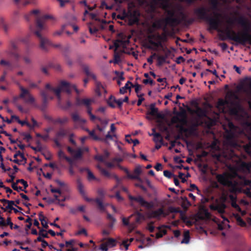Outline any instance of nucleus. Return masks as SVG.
I'll use <instances>...</instances> for the list:
<instances>
[{
	"mask_svg": "<svg viewBox=\"0 0 251 251\" xmlns=\"http://www.w3.org/2000/svg\"><path fill=\"white\" fill-rule=\"evenodd\" d=\"M208 10L204 6L196 8L194 10V14L197 18L207 22L210 29L216 30L225 33L226 38L233 41L238 44L245 45L248 43L251 45V33L250 31H244L242 33L236 32L235 31L227 28L224 31L220 30L219 26L221 21L219 19L221 14L217 12H214L215 17H211L208 14Z\"/></svg>",
	"mask_w": 251,
	"mask_h": 251,
	"instance_id": "obj_1",
	"label": "nucleus"
},
{
	"mask_svg": "<svg viewBox=\"0 0 251 251\" xmlns=\"http://www.w3.org/2000/svg\"><path fill=\"white\" fill-rule=\"evenodd\" d=\"M151 7L152 10H155L156 7H159L165 11L167 17L162 20H159L156 23L153 24V26L157 28L162 27V23L165 24L164 27L167 25L173 26L180 23V19L176 15V5L174 6L170 3V0H151Z\"/></svg>",
	"mask_w": 251,
	"mask_h": 251,
	"instance_id": "obj_2",
	"label": "nucleus"
},
{
	"mask_svg": "<svg viewBox=\"0 0 251 251\" xmlns=\"http://www.w3.org/2000/svg\"><path fill=\"white\" fill-rule=\"evenodd\" d=\"M235 176L237 177L236 180H230L225 174L218 175L216 178L221 184L230 188L233 192L240 191L241 187L251 185V181L247 179L245 176L237 174H235Z\"/></svg>",
	"mask_w": 251,
	"mask_h": 251,
	"instance_id": "obj_3",
	"label": "nucleus"
},
{
	"mask_svg": "<svg viewBox=\"0 0 251 251\" xmlns=\"http://www.w3.org/2000/svg\"><path fill=\"white\" fill-rule=\"evenodd\" d=\"M52 19H53V17L49 15L37 17L35 22L36 30L32 31L31 29V31L39 39L40 48L44 50H47V47L50 45V42L47 38L42 35L41 32L47 29L46 20Z\"/></svg>",
	"mask_w": 251,
	"mask_h": 251,
	"instance_id": "obj_4",
	"label": "nucleus"
},
{
	"mask_svg": "<svg viewBox=\"0 0 251 251\" xmlns=\"http://www.w3.org/2000/svg\"><path fill=\"white\" fill-rule=\"evenodd\" d=\"M128 198L130 201H134L137 202L141 206L145 207L147 209H151L154 207V203L152 201H147L141 196H128Z\"/></svg>",
	"mask_w": 251,
	"mask_h": 251,
	"instance_id": "obj_5",
	"label": "nucleus"
},
{
	"mask_svg": "<svg viewBox=\"0 0 251 251\" xmlns=\"http://www.w3.org/2000/svg\"><path fill=\"white\" fill-rule=\"evenodd\" d=\"M117 37L118 39L114 42V46L116 49H118L121 46L125 48L129 43L130 37L126 39L127 36L124 33L120 32L118 33Z\"/></svg>",
	"mask_w": 251,
	"mask_h": 251,
	"instance_id": "obj_6",
	"label": "nucleus"
},
{
	"mask_svg": "<svg viewBox=\"0 0 251 251\" xmlns=\"http://www.w3.org/2000/svg\"><path fill=\"white\" fill-rule=\"evenodd\" d=\"M21 93L19 95V98L24 100L26 103L29 104H34L35 99L34 97L29 93V91L24 88L23 86L20 87Z\"/></svg>",
	"mask_w": 251,
	"mask_h": 251,
	"instance_id": "obj_7",
	"label": "nucleus"
},
{
	"mask_svg": "<svg viewBox=\"0 0 251 251\" xmlns=\"http://www.w3.org/2000/svg\"><path fill=\"white\" fill-rule=\"evenodd\" d=\"M27 182L23 179H17L15 182H13L11 187L15 191L17 192L24 191L27 193V191L25 189L28 187Z\"/></svg>",
	"mask_w": 251,
	"mask_h": 251,
	"instance_id": "obj_8",
	"label": "nucleus"
},
{
	"mask_svg": "<svg viewBox=\"0 0 251 251\" xmlns=\"http://www.w3.org/2000/svg\"><path fill=\"white\" fill-rule=\"evenodd\" d=\"M57 89H60V94L61 91H64L68 94L71 93L72 89H74L78 94L79 93L78 90L75 85H71L69 82L65 81H61L59 86Z\"/></svg>",
	"mask_w": 251,
	"mask_h": 251,
	"instance_id": "obj_9",
	"label": "nucleus"
},
{
	"mask_svg": "<svg viewBox=\"0 0 251 251\" xmlns=\"http://www.w3.org/2000/svg\"><path fill=\"white\" fill-rule=\"evenodd\" d=\"M226 208V204L224 202H221L216 204H211L210 205V208L213 211H217L221 215L224 221L228 222L227 219L224 216L225 212V209Z\"/></svg>",
	"mask_w": 251,
	"mask_h": 251,
	"instance_id": "obj_10",
	"label": "nucleus"
},
{
	"mask_svg": "<svg viewBox=\"0 0 251 251\" xmlns=\"http://www.w3.org/2000/svg\"><path fill=\"white\" fill-rule=\"evenodd\" d=\"M94 102V100L93 99H88V98H84L80 99L79 98H77L76 99V103L75 104L77 106H81L84 105L87 108V111L89 110V109H92L91 105V104Z\"/></svg>",
	"mask_w": 251,
	"mask_h": 251,
	"instance_id": "obj_11",
	"label": "nucleus"
},
{
	"mask_svg": "<svg viewBox=\"0 0 251 251\" xmlns=\"http://www.w3.org/2000/svg\"><path fill=\"white\" fill-rule=\"evenodd\" d=\"M98 169L100 171L101 174L104 176L105 177L108 178H113L115 179L117 182V185L116 187L119 185L121 183V179L120 178L116 175L114 174H111L109 172H108L106 169L98 166Z\"/></svg>",
	"mask_w": 251,
	"mask_h": 251,
	"instance_id": "obj_12",
	"label": "nucleus"
},
{
	"mask_svg": "<svg viewBox=\"0 0 251 251\" xmlns=\"http://www.w3.org/2000/svg\"><path fill=\"white\" fill-rule=\"evenodd\" d=\"M228 127L229 129L226 130V139L227 140H231L235 137V132L236 130L237 127L232 122L228 123Z\"/></svg>",
	"mask_w": 251,
	"mask_h": 251,
	"instance_id": "obj_13",
	"label": "nucleus"
},
{
	"mask_svg": "<svg viewBox=\"0 0 251 251\" xmlns=\"http://www.w3.org/2000/svg\"><path fill=\"white\" fill-rule=\"evenodd\" d=\"M40 94L42 98V103L41 106V109L44 111L47 106L48 100L49 99H52V97L49 96L48 93L44 90H42L40 92Z\"/></svg>",
	"mask_w": 251,
	"mask_h": 251,
	"instance_id": "obj_14",
	"label": "nucleus"
},
{
	"mask_svg": "<svg viewBox=\"0 0 251 251\" xmlns=\"http://www.w3.org/2000/svg\"><path fill=\"white\" fill-rule=\"evenodd\" d=\"M77 187L78 192L85 199V200L88 202H91L93 200V199L88 198L86 195L85 190L84 189V186L81 182L80 179H77L76 180Z\"/></svg>",
	"mask_w": 251,
	"mask_h": 251,
	"instance_id": "obj_15",
	"label": "nucleus"
},
{
	"mask_svg": "<svg viewBox=\"0 0 251 251\" xmlns=\"http://www.w3.org/2000/svg\"><path fill=\"white\" fill-rule=\"evenodd\" d=\"M81 68L83 72L87 77H91L95 81L97 80V76L92 71L89 65L85 64H82Z\"/></svg>",
	"mask_w": 251,
	"mask_h": 251,
	"instance_id": "obj_16",
	"label": "nucleus"
},
{
	"mask_svg": "<svg viewBox=\"0 0 251 251\" xmlns=\"http://www.w3.org/2000/svg\"><path fill=\"white\" fill-rule=\"evenodd\" d=\"M168 214L165 212L163 208H159L155 210L151 211L150 213V217L152 218L159 219L161 216L165 217Z\"/></svg>",
	"mask_w": 251,
	"mask_h": 251,
	"instance_id": "obj_17",
	"label": "nucleus"
},
{
	"mask_svg": "<svg viewBox=\"0 0 251 251\" xmlns=\"http://www.w3.org/2000/svg\"><path fill=\"white\" fill-rule=\"evenodd\" d=\"M150 111H148L147 113V119L148 120H151V118L149 116V115L152 116H157L158 118L161 117V115L158 113V109L157 108L155 107V103H151L150 106Z\"/></svg>",
	"mask_w": 251,
	"mask_h": 251,
	"instance_id": "obj_18",
	"label": "nucleus"
},
{
	"mask_svg": "<svg viewBox=\"0 0 251 251\" xmlns=\"http://www.w3.org/2000/svg\"><path fill=\"white\" fill-rule=\"evenodd\" d=\"M141 168L140 166L136 167L134 170V175H131L129 173L128 175V178L131 179H136L139 181L142 182V180L140 177V175L141 174Z\"/></svg>",
	"mask_w": 251,
	"mask_h": 251,
	"instance_id": "obj_19",
	"label": "nucleus"
},
{
	"mask_svg": "<svg viewBox=\"0 0 251 251\" xmlns=\"http://www.w3.org/2000/svg\"><path fill=\"white\" fill-rule=\"evenodd\" d=\"M114 103H117L118 107L119 108L122 107L123 103L122 99L117 100L115 97L111 96L107 101V103L111 107L115 108V105L114 104Z\"/></svg>",
	"mask_w": 251,
	"mask_h": 251,
	"instance_id": "obj_20",
	"label": "nucleus"
},
{
	"mask_svg": "<svg viewBox=\"0 0 251 251\" xmlns=\"http://www.w3.org/2000/svg\"><path fill=\"white\" fill-rule=\"evenodd\" d=\"M12 225L13 224L11 222V219L10 217H8L6 219V222L5 221L3 217L0 218V226H9L10 228H12Z\"/></svg>",
	"mask_w": 251,
	"mask_h": 251,
	"instance_id": "obj_21",
	"label": "nucleus"
},
{
	"mask_svg": "<svg viewBox=\"0 0 251 251\" xmlns=\"http://www.w3.org/2000/svg\"><path fill=\"white\" fill-rule=\"evenodd\" d=\"M176 10L178 11L179 14L181 17L179 18L180 19V23L181 22H184L186 20L187 16L182 11V6L180 5H176Z\"/></svg>",
	"mask_w": 251,
	"mask_h": 251,
	"instance_id": "obj_22",
	"label": "nucleus"
},
{
	"mask_svg": "<svg viewBox=\"0 0 251 251\" xmlns=\"http://www.w3.org/2000/svg\"><path fill=\"white\" fill-rule=\"evenodd\" d=\"M129 85H130L131 87H133V85L132 84V83L130 81H128L126 83L125 86L120 89V93L121 94H124L126 92L127 90L130 91L131 87L130 86H129Z\"/></svg>",
	"mask_w": 251,
	"mask_h": 251,
	"instance_id": "obj_23",
	"label": "nucleus"
},
{
	"mask_svg": "<svg viewBox=\"0 0 251 251\" xmlns=\"http://www.w3.org/2000/svg\"><path fill=\"white\" fill-rule=\"evenodd\" d=\"M95 201L96 202L99 209L101 211H105V208L104 205L103 204L102 200L100 198H96L95 199H93L92 201Z\"/></svg>",
	"mask_w": 251,
	"mask_h": 251,
	"instance_id": "obj_24",
	"label": "nucleus"
},
{
	"mask_svg": "<svg viewBox=\"0 0 251 251\" xmlns=\"http://www.w3.org/2000/svg\"><path fill=\"white\" fill-rule=\"evenodd\" d=\"M68 131L66 129L63 128H60L57 132L55 137L58 139H61L67 135Z\"/></svg>",
	"mask_w": 251,
	"mask_h": 251,
	"instance_id": "obj_25",
	"label": "nucleus"
},
{
	"mask_svg": "<svg viewBox=\"0 0 251 251\" xmlns=\"http://www.w3.org/2000/svg\"><path fill=\"white\" fill-rule=\"evenodd\" d=\"M46 88L54 92V93L55 94L57 97L59 99H60L61 96H60V89H57V88H54L51 87L50 84H47L46 85Z\"/></svg>",
	"mask_w": 251,
	"mask_h": 251,
	"instance_id": "obj_26",
	"label": "nucleus"
},
{
	"mask_svg": "<svg viewBox=\"0 0 251 251\" xmlns=\"http://www.w3.org/2000/svg\"><path fill=\"white\" fill-rule=\"evenodd\" d=\"M151 135L153 136V141L155 143H160L162 144L163 141V137L160 133H152Z\"/></svg>",
	"mask_w": 251,
	"mask_h": 251,
	"instance_id": "obj_27",
	"label": "nucleus"
},
{
	"mask_svg": "<svg viewBox=\"0 0 251 251\" xmlns=\"http://www.w3.org/2000/svg\"><path fill=\"white\" fill-rule=\"evenodd\" d=\"M40 11L38 9H34L31 11H30L28 13L25 14V19L29 22L30 20V17L32 15H37L39 13Z\"/></svg>",
	"mask_w": 251,
	"mask_h": 251,
	"instance_id": "obj_28",
	"label": "nucleus"
},
{
	"mask_svg": "<svg viewBox=\"0 0 251 251\" xmlns=\"http://www.w3.org/2000/svg\"><path fill=\"white\" fill-rule=\"evenodd\" d=\"M72 118L74 122H80L82 123H85L86 120L85 119H81L78 114L76 113H73L71 114Z\"/></svg>",
	"mask_w": 251,
	"mask_h": 251,
	"instance_id": "obj_29",
	"label": "nucleus"
},
{
	"mask_svg": "<svg viewBox=\"0 0 251 251\" xmlns=\"http://www.w3.org/2000/svg\"><path fill=\"white\" fill-rule=\"evenodd\" d=\"M248 19L246 18L243 15H240L237 18H235V20L238 24L240 25L241 26L244 25V23L247 21Z\"/></svg>",
	"mask_w": 251,
	"mask_h": 251,
	"instance_id": "obj_30",
	"label": "nucleus"
},
{
	"mask_svg": "<svg viewBox=\"0 0 251 251\" xmlns=\"http://www.w3.org/2000/svg\"><path fill=\"white\" fill-rule=\"evenodd\" d=\"M190 240V233L189 230H186L183 234V239L181 241V244H188Z\"/></svg>",
	"mask_w": 251,
	"mask_h": 251,
	"instance_id": "obj_31",
	"label": "nucleus"
},
{
	"mask_svg": "<svg viewBox=\"0 0 251 251\" xmlns=\"http://www.w3.org/2000/svg\"><path fill=\"white\" fill-rule=\"evenodd\" d=\"M104 243L106 244L107 246L109 248L115 247L116 245V240L111 238H108Z\"/></svg>",
	"mask_w": 251,
	"mask_h": 251,
	"instance_id": "obj_32",
	"label": "nucleus"
},
{
	"mask_svg": "<svg viewBox=\"0 0 251 251\" xmlns=\"http://www.w3.org/2000/svg\"><path fill=\"white\" fill-rule=\"evenodd\" d=\"M167 55H159L157 56V65L161 66L166 62V60L167 58Z\"/></svg>",
	"mask_w": 251,
	"mask_h": 251,
	"instance_id": "obj_33",
	"label": "nucleus"
},
{
	"mask_svg": "<svg viewBox=\"0 0 251 251\" xmlns=\"http://www.w3.org/2000/svg\"><path fill=\"white\" fill-rule=\"evenodd\" d=\"M85 170L87 173V179L89 181L98 180L93 173L89 169H86Z\"/></svg>",
	"mask_w": 251,
	"mask_h": 251,
	"instance_id": "obj_34",
	"label": "nucleus"
},
{
	"mask_svg": "<svg viewBox=\"0 0 251 251\" xmlns=\"http://www.w3.org/2000/svg\"><path fill=\"white\" fill-rule=\"evenodd\" d=\"M242 27H243L244 31H251V22L248 19Z\"/></svg>",
	"mask_w": 251,
	"mask_h": 251,
	"instance_id": "obj_35",
	"label": "nucleus"
},
{
	"mask_svg": "<svg viewBox=\"0 0 251 251\" xmlns=\"http://www.w3.org/2000/svg\"><path fill=\"white\" fill-rule=\"evenodd\" d=\"M158 229L159 231L156 233V238H160L167 233V230L165 229H162L161 227H158Z\"/></svg>",
	"mask_w": 251,
	"mask_h": 251,
	"instance_id": "obj_36",
	"label": "nucleus"
},
{
	"mask_svg": "<svg viewBox=\"0 0 251 251\" xmlns=\"http://www.w3.org/2000/svg\"><path fill=\"white\" fill-rule=\"evenodd\" d=\"M89 135L95 141H100V140H103L101 137L95 134V130L89 131Z\"/></svg>",
	"mask_w": 251,
	"mask_h": 251,
	"instance_id": "obj_37",
	"label": "nucleus"
},
{
	"mask_svg": "<svg viewBox=\"0 0 251 251\" xmlns=\"http://www.w3.org/2000/svg\"><path fill=\"white\" fill-rule=\"evenodd\" d=\"M82 151L81 149L79 148L76 151L75 150V153L73 154L74 155V158L75 159H77L80 158L82 156Z\"/></svg>",
	"mask_w": 251,
	"mask_h": 251,
	"instance_id": "obj_38",
	"label": "nucleus"
},
{
	"mask_svg": "<svg viewBox=\"0 0 251 251\" xmlns=\"http://www.w3.org/2000/svg\"><path fill=\"white\" fill-rule=\"evenodd\" d=\"M69 121V118L68 117H64L63 118H57L54 120L53 122L54 124L59 123L60 124H63L67 123Z\"/></svg>",
	"mask_w": 251,
	"mask_h": 251,
	"instance_id": "obj_39",
	"label": "nucleus"
},
{
	"mask_svg": "<svg viewBox=\"0 0 251 251\" xmlns=\"http://www.w3.org/2000/svg\"><path fill=\"white\" fill-rule=\"evenodd\" d=\"M0 24L5 33H7L9 30V26L4 23V20L2 17H0Z\"/></svg>",
	"mask_w": 251,
	"mask_h": 251,
	"instance_id": "obj_40",
	"label": "nucleus"
},
{
	"mask_svg": "<svg viewBox=\"0 0 251 251\" xmlns=\"http://www.w3.org/2000/svg\"><path fill=\"white\" fill-rule=\"evenodd\" d=\"M116 135L115 134H111L110 131H108L107 134L105 135V137H101L103 140H100V141L106 142L107 140H113V137Z\"/></svg>",
	"mask_w": 251,
	"mask_h": 251,
	"instance_id": "obj_41",
	"label": "nucleus"
},
{
	"mask_svg": "<svg viewBox=\"0 0 251 251\" xmlns=\"http://www.w3.org/2000/svg\"><path fill=\"white\" fill-rule=\"evenodd\" d=\"M182 205L184 207H187L191 205L190 202L186 197H182Z\"/></svg>",
	"mask_w": 251,
	"mask_h": 251,
	"instance_id": "obj_42",
	"label": "nucleus"
},
{
	"mask_svg": "<svg viewBox=\"0 0 251 251\" xmlns=\"http://www.w3.org/2000/svg\"><path fill=\"white\" fill-rule=\"evenodd\" d=\"M16 3L21 2L23 5L25 6L29 3H32L33 2L32 0H14Z\"/></svg>",
	"mask_w": 251,
	"mask_h": 251,
	"instance_id": "obj_43",
	"label": "nucleus"
},
{
	"mask_svg": "<svg viewBox=\"0 0 251 251\" xmlns=\"http://www.w3.org/2000/svg\"><path fill=\"white\" fill-rule=\"evenodd\" d=\"M134 240L133 238H131L129 240H124L122 242V245L125 247L126 250L128 249V247L130 245V243Z\"/></svg>",
	"mask_w": 251,
	"mask_h": 251,
	"instance_id": "obj_44",
	"label": "nucleus"
},
{
	"mask_svg": "<svg viewBox=\"0 0 251 251\" xmlns=\"http://www.w3.org/2000/svg\"><path fill=\"white\" fill-rule=\"evenodd\" d=\"M178 122L181 123L183 124H185L186 123V120L185 119H179V118L177 117H174L173 118L172 122L173 123H176Z\"/></svg>",
	"mask_w": 251,
	"mask_h": 251,
	"instance_id": "obj_45",
	"label": "nucleus"
},
{
	"mask_svg": "<svg viewBox=\"0 0 251 251\" xmlns=\"http://www.w3.org/2000/svg\"><path fill=\"white\" fill-rule=\"evenodd\" d=\"M212 6V9L217 10L218 6V0H209Z\"/></svg>",
	"mask_w": 251,
	"mask_h": 251,
	"instance_id": "obj_46",
	"label": "nucleus"
},
{
	"mask_svg": "<svg viewBox=\"0 0 251 251\" xmlns=\"http://www.w3.org/2000/svg\"><path fill=\"white\" fill-rule=\"evenodd\" d=\"M153 225H154L153 222H151L149 223H148L147 225V228L149 230V231L151 233L153 232V231L154 230L155 227Z\"/></svg>",
	"mask_w": 251,
	"mask_h": 251,
	"instance_id": "obj_47",
	"label": "nucleus"
},
{
	"mask_svg": "<svg viewBox=\"0 0 251 251\" xmlns=\"http://www.w3.org/2000/svg\"><path fill=\"white\" fill-rule=\"evenodd\" d=\"M30 37V34L27 35L25 37L22 38L20 41L24 43L25 44L27 45L29 43V38Z\"/></svg>",
	"mask_w": 251,
	"mask_h": 251,
	"instance_id": "obj_48",
	"label": "nucleus"
},
{
	"mask_svg": "<svg viewBox=\"0 0 251 251\" xmlns=\"http://www.w3.org/2000/svg\"><path fill=\"white\" fill-rule=\"evenodd\" d=\"M20 156L21 158L24 160H26V158L25 157L23 153H22L20 151H18L14 155V158H16L18 156Z\"/></svg>",
	"mask_w": 251,
	"mask_h": 251,
	"instance_id": "obj_49",
	"label": "nucleus"
},
{
	"mask_svg": "<svg viewBox=\"0 0 251 251\" xmlns=\"http://www.w3.org/2000/svg\"><path fill=\"white\" fill-rule=\"evenodd\" d=\"M197 113L200 116L203 117V116H205V115H206L205 111L201 108H198V109L197 110Z\"/></svg>",
	"mask_w": 251,
	"mask_h": 251,
	"instance_id": "obj_50",
	"label": "nucleus"
},
{
	"mask_svg": "<svg viewBox=\"0 0 251 251\" xmlns=\"http://www.w3.org/2000/svg\"><path fill=\"white\" fill-rule=\"evenodd\" d=\"M163 174L165 176L168 177V178H171L172 177H174V176H175L173 174H172L170 171L168 170L164 171Z\"/></svg>",
	"mask_w": 251,
	"mask_h": 251,
	"instance_id": "obj_51",
	"label": "nucleus"
},
{
	"mask_svg": "<svg viewBox=\"0 0 251 251\" xmlns=\"http://www.w3.org/2000/svg\"><path fill=\"white\" fill-rule=\"evenodd\" d=\"M231 206L234 208L238 212H241V208L239 205L236 203L235 201H232L231 202Z\"/></svg>",
	"mask_w": 251,
	"mask_h": 251,
	"instance_id": "obj_52",
	"label": "nucleus"
},
{
	"mask_svg": "<svg viewBox=\"0 0 251 251\" xmlns=\"http://www.w3.org/2000/svg\"><path fill=\"white\" fill-rule=\"evenodd\" d=\"M143 96H144V94H140V95L137 94V97L139 98V99L137 101V104L138 106L141 105V104H142V102L145 100L144 98H143Z\"/></svg>",
	"mask_w": 251,
	"mask_h": 251,
	"instance_id": "obj_53",
	"label": "nucleus"
},
{
	"mask_svg": "<svg viewBox=\"0 0 251 251\" xmlns=\"http://www.w3.org/2000/svg\"><path fill=\"white\" fill-rule=\"evenodd\" d=\"M22 135L24 136V139L25 140L26 142H29L32 139V136L29 133H26L25 132L22 133Z\"/></svg>",
	"mask_w": 251,
	"mask_h": 251,
	"instance_id": "obj_54",
	"label": "nucleus"
},
{
	"mask_svg": "<svg viewBox=\"0 0 251 251\" xmlns=\"http://www.w3.org/2000/svg\"><path fill=\"white\" fill-rule=\"evenodd\" d=\"M42 154L46 158V159L48 160H50L51 159V155L49 151H42Z\"/></svg>",
	"mask_w": 251,
	"mask_h": 251,
	"instance_id": "obj_55",
	"label": "nucleus"
},
{
	"mask_svg": "<svg viewBox=\"0 0 251 251\" xmlns=\"http://www.w3.org/2000/svg\"><path fill=\"white\" fill-rule=\"evenodd\" d=\"M65 28V25H63L62 26L61 29L58 31H56L54 32L53 34V36H60L61 35L62 33L63 32V31Z\"/></svg>",
	"mask_w": 251,
	"mask_h": 251,
	"instance_id": "obj_56",
	"label": "nucleus"
},
{
	"mask_svg": "<svg viewBox=\"0 0 251 251\" xmlns=\"http://www.w3.org/2000/svg\"><path fill=\"white\" fill-rule=\"evenodd\" d=\"M142 182H140L139 183H135V186L140 188L143 192H147V188L141 184Z\"/></svg>",
	"mask_w": 251,
	"mask_h": 251,
	"instance_id": "obj_57",
	"label": "nucleus"
},
{
	"mask_svg": "<svg viewBox=\"0 0 251 251\" xmlns=\"http://www.w3.org/2000/svg\"><path fill=\"white\" fill-rule=\"evenodd\" d=\"M117 49H115V54H114V62L116 63H118L120 60V54L116 52V50Z\"/></svg>",
	"mask_w": 251,
	"mask_h": 251,
	"instance_id": "obj_58",
	"label": "nucleus"
},
{
	"mask_svg": "<svg viewBox=\"0 0 251 251\" xmlns=\"http://www.w3.org/2000/svg\"><path fill=\"white\" fill-rule=\"evenodd\" d=\"M0 64L2 66H8V67H12V65L10 62L4 60L3 59L1 60V61H0Z\"/></svg>",
	"mask_w": 251,
	"mask_h": 251,
	"instance_id": "obj_59",
	"label": "nucleus"
},
{
	"mask_svg": "<svg viewBox=\"0 0 251 251\" xmlns=\"http://www.w3.org/2000/svg\"><path fill=\"white\" fill-rule=\"evenodd\" d=\"M98 120L100 123L101 126H106L108 123V121L107 120H103L100 118H98Z\"/></svg>",
	"mask_w": 251,
	"mask_h": 251,
	"instance_id": "obj_60",
	"label": "nucleus"
},
{
	"mask_svg": "<svg viewBox=\"0 0 251 251\" xmlns=\"http://www.w3.org/2000/svg\"><path fill=\"white\" fill-rule=\"evenodd\" d=\"M9 53L16 59H18L20 57V54L17 52V51H10Z\"/></svg>",
	"mask_w": 251,
	"mask_h": 251,
	"instance_id": "obj_61",
	"label": "nucleus"
},
{
	"mask_svg": "<svg viewBox=\"0 0 251 251\" xmlns=\"http://www.w3.org/2000/svg\"><path fill=\"white\" fill-rule=\"evenodd\" d=\"M10 51H17L18 47L16 44L13 41L10 42Z\"/></svg>",
	"mask_w": 251,
	"mask_h": 251,
	"instance_id": "obj_62",
	"label": "nucleus"
},
{
	"mask_svg": "<svg viewBox=\"0 0 251 251\" xmlns=\"http://www.w3.org/2000/svg\"><path fill=\"white\" fill-rule=\"evenodd\" d=\"M237 222L241 226H245L246 225L245 222L240 217L237 219Z\"/></svg>",
	"mask_w": 251,
	"mask_h": 251,
	"instance_id": "obj_63",
	"label": "nucleus"
},
{
	"mask_svg": "<svg viewBox=\"0 0 251 251\" xmlns=\"http://www.w3.org/2000/svg\"><path fill=\"white\" fill-rule=\"evenodd\" d=\"M108 247L107 246L106 244H105L104 242L101 244L100 247V249L101 251H108Z\"/></svg>",
	"mask_w": 251,
	"mask_h": 251,
	"instance_id": "obj_64",
	"label": "nucleus"
}]
</instances>
